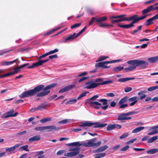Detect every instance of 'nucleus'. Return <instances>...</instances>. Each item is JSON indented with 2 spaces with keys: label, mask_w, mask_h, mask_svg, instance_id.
<instances>
[{
  "label": "nucleus",
  "mask_w": 158,
  "mask_h": 158,
  "mask_svg": "<svg viewBox=\"0 0 158 158\" xmlns=\"http://www.w3.org/2000/svg\"><path fill=\"white\" fill-rule=\"evenodd\" d=\"M14 112V109H12L9 111L3 114L1 117V118H7L9 117H15L16 116L18 113L17 112L13 114Z\"/></svg>",
  "instance_id": "nucleus-10"
},
{
  "label": "nucleus",
  "mask_w": 158,
  "mask_h": 158,
  "mask_svg": "<svg viewBox=\"0 0 158 158\" xmlns=\"http://www.w3.org/2000/svg\"><path fill=\"white\" fill-rule=\"evenodd\" d=\"M153 20L152 19V18L148 19L146 21V25L147 26H148L153 23V22H152Z\"/></svg>",
  "instance_id": "nucleus-35"
},
{
  "label": "nucleus",
  "mask_w": 158,
  "mask_h": 158,
  "mask_svg": "<svg viewBox=\"0 0 158 158\" xmlns=\"http://www.w3.org/2000/svg\"><path fill=\"white\" fill-rule=\"evenodd\" d=\"M86 28V27L85 26L77 35H76V33L75 32L73 35H69L68 37L64 38V40H63L62 42L66 43L68 41L73 40L81 35L85 31Z\"/></svg>",
  "instance_id": "nucleus-7"
},
{
  "label": "nucleus",
  "mask_w": 158,
  "mask_h": 158,
  "mask_svg": "<svg viewBox=\"0 0 158 158\" xmlns=\"http://www.w3.org/2000/svg\"><path fill=\"white\" fill-rule=\"evenodd\" d=\"M129 148V146L128 145H127L123 147V148L120 149V150L122 152L125 151L127 150H128Z\"/></svg>",
  "instance_id": "nucleus-50"
},
{
  "label": "nucleus",
  "mask_w": 158,
  "mask_h": 158,
  "mask_svg": "<svg viewBox=\"0 0 158 158\" xmlns=\"http://www.w3.org/2000/svg\"><path fill=\"white\" fill-rule=\"evenodd\" d=\"M149 43L148 42L147 44H142L140 47V48H146L148 46V44H149Z\"/></svg>",
  "instance_id": "nucleus-63"
},
{
  "label": "nucleus",
  "mask_w": 158,
  "mask_h": 158,
  "mask_svg": "<svg viewBox=\"0 0 158 158\" xmlns=\"http://www.w3.org/2000/svg\"><path fill=\"white\" fill-rule=\"evenodd\" d=\"M107 125V123H100L99 122L93 123L90 121H86L81 123V124L79 126L81 127H90L94 125V128H103L105 127Z\"/></svg>",
  "instance_id": "nucleus-6"
},
{
  "label": "nucleus",
  "mask_w": 158,
  "mask_h": 158,
  "mask_svg": "<svg viewBox=\"0 0 158 158\" xmlns=\"http://www.w3.org/2000/svg\"><path fill=\"white\" fill-rule=\"evenodd\" d=\"M49 60V59L44 60H40L38 62H36V63L38 65V66H39L42 65L44 63L48 61Z\"/></svg>",
  "instance_id": "nucleus-31"
},
{
  "label": "nucleus",
  "mask_w": 158,
  "mask_h": 158,
  "mask_svg": "<svg viewBox=\"0 0 158 158\" xmlns=\"http://www.w3.org/2000/svg\"><path fill=\"white\" fill-rule=\"evenodd\" d=\"M57 85L56 83H53L44 87L43 85L37 86L32 89L25 91L19 95L20 98L32 97L36 95L37 97H42L48 95L50 92L49 89Z\"/></svg>",
  "instance_id": "nucleus-1"
},
{
  "label": "nucleus",
  "mask_w": 158,
  "mask_h": 158,
  "mask_svg": "<svg viewBox=\"0 0 158 158\" xmlns=\"http://www.w3.org/2000/svg\"><path fill=\"white\" fill-rule=\"evenodd\" d=\"M99 97V95L98 94H96L94 96L88 99L87 100L88 101H89L88 103L91 105H93L94 104L97 106H101L102 105V104L98 102L97 101L94 102L93 101H91V100H95L96 98H98Z\"/></svg>",
  "instance_id": "nucleus-11"
},
{
  "label": "nucleus",
  "mask_w": 158,
  "mask_h": 158,
  "mask_svg": "<svg viewBox=\"0 0 158 158\" xmlns=\"http://www.w3.org/2000/svg\"><path fill=\"white\" fill-rule=\"evenodd\" d=\"M158 136H157L152 137L149 139L147 142L148 143H151L156 140Z\"/></svg>",
  "instance_id": "nucleus-32"
},
{
  "label": "nucleus",
  "mask_w": 158,
  "mask_h": 158,
  "mask_svg": "<svg viewBox=\"0 0 158 158\" xmlns=\"http://www.w3.org/2000/svg\"><path fill=\"white\" fill-rule=\"evenodd\" d=\"M102 152V151L101 147L98 148L97 149L95 150L94 151V153L100 152Z\"/></svg>",
  "instance_id": "nucleus-53"
},
{
  "label": "nucleus",
  "mask_w": 158,
  "mask_h": 158,
  "mask_svg": "<svg viewBox=\"0 0 158 158\" xmlns=\"http://www.w3.org/2000/svg\"><path fill=\"white\" fill-rule=\"evenodd\" d=\"M152 19L153 20H156V19H158V14H156L155 15H154V16L152 17Z\"/></svg>",
  "instance_id": "nucleus-64"
},
{
  "label": "nucleus",
  "mask_w": 158,
  "mask_h": 158,
  "mask_svg": "<svg viewBox=\"0 0 158 158\" xmlns=\"http://www.w3.org/2000/svg\"><path fill=\"white\" fill-rule=\"evenodd\" d=\"M128 97L127 96H125L122 98L118 102V104H123L126 102L128 100Z\"/></svg>",
  "instance_id": "nucleus-25"
},
{
  "label": "nucleus",
  "mask_w": 158,
  "mask_h": 158,
  "mask_svg": "<svg viewBox=\"0 0 158 158\" xmlns=\"http://www.w3.org/2000/svg\"><path fill=\"white\" fill-rule=\"evenodd\" d=\"M37 67H38V65L37 64V63L36 62L32 64L31 65L28 66L27 67V68L28 69H32Z\"/></svg>",
  "instance_id": "nucleus-46"
},
{
  "label": "nucleus",
  "mask_w": 158,
  "mask_h": 158,
  "mask_svg": "<svg viewBox=\"0 0 158 158\" xmlns=\"http://www.w3.org/2000/svg\"><path fill=\"white\" fill-rule=\"evenodd\" d=\"M77 99H72L68 101L66 103V105L68 104H73L76 103L77 101Z\"/></svg>",
  "instance_id": "nucleus-33"
},
{
  "label": "nucleus",
  "mask_w": 158,
  "mask_h": 158,
  "mask_svg": "<svg viewBox=\"0 0 158 158\" xmlns=\"http://www.w3.org/2000/svg\"><path fill=\"white\" fill-rule=\"evenodd\" d=\"M128 100L129 102H132L130 104V106H134L138 102L137 98L136 96L133 97L129 98Z\"/></svg>",
  "instance_id": "nucleus-17"
},
{
  "label": "nucleus",
  "mask_w": 158,
  "mask_h": 158,
  "mask_svg": "<svg viewBox=\"0 0 158 158\" xmlns=\"http://www.w3.org/2000/svg\"><path fill=\"white\" fill-rule=\"evenodd\" d=\"M100 23L98 24V25L99 27H112L113 26V25L111 24H108L106 23H101V22Z\"/></svg>",
  "instance_id": "nucleus-30"
},
{
  "label": "nucleus",
  "mask_w": 158,
  "mask_h": 158,
  "mask_svg": "<svg viewBox=\"0 0 158 158\" xmlns=\"http://www.w3.org/2000/svg\"><path fill=\"white\" fill-rule=\"evenodd\" d=\"M48 106V104L47 102H45L39 106L35 109L36 110H42L43 109H45L46 107Z\"/></svg>",
  "instance_id": "nucleus-19"
},
{
  "label": "nucleus",
  "mask_w": 158,
  "mask_h": 158,
  "mask_svg": "<svg viewBox=\"0 0 158 158\" xmlns=\"http://www.w3.org/2000/svg\"><path fill=\"white\" fill-rule=\"evenodd\" d=\"M136 140V138H134L128 141V142H127V143L128 144L132 143H133Z\"/></svg>",
  "instance_id": "nucleus-55"
},
{
  "label": "nucleus",
  "mask_w": 158,
  "mask_h": 158,
  "mask_svg": "<svg viewBox=\"0 0 158 158\" xmlns=\"http://www.w3.org/2000/svg\"><path fill=\"white\" fill-rule=\"evenodd\" d=\"M147 60L150 63H155L158 60V56L149 58Z\"/></svg>",
  "instance_id": "nucleus-21"
},
{
  "label": "nucleus",
  "mask_w": 158,
  "mask_h": 158,
  "mask_svg": "<svg viewBox=\"0 0 158 158\" xmlns=\"http://www.w3.org/2000/svg\"><path fill=\"white\" fill-rule=\"evenodd\" d=\"M98 101L102 102V105H105L101 107V108L103 110H106L108 107L107 105V100L105 99H101L98 100Z\"/></svg>",
  "instance_id": "nucleus-16"
},
{
  "label": "nucleus",
  "mask_w": 158,
  "mask_h": 158,
  "mask_svg": "<svg viewBox=\"0 0 158 158\" xmlns=\"http://www.w3.org/2000/svg\"><path fill=\"white\" fill-rule=\"evenodd\" d=\"M71 119H65L58 122V123L60 124H65L69 122Z\"/></svg>",
  "instance_id": "nucleus-42"
},
{
  "label": "nucleus",
  "mask_w": 158,
  "mask_h": 158,
  "mask_svg": "<svg viewBox=\"0 0 158 158\" xmlns=\"http://www.w3.org/2000/svg\"><path fill=\"white\" fill-rule=\"evenodd\" d=\"M128 116L131 115L133 114H135L137 113V112L136 111H131L128 113H127Z\"/></svg>",
  "instance_id": "nucleus-61"
},
{
  "label": "nucleus",
  "mask_w": 158,
  "mask_h": 158,
  "mask_svg": "<svg viewBox=\"0 0 158 158\" xmlns=\"http://www.w3.org/2000/svg\"><path fill=\"white\" fill-rule=\"evenodd\" d=\"M106 95L107 96L110 97H113L115 96L114 94L112 93H107L106 94Z\"/></svg>",
  "instance_id": "nucleus-52"
},
{
  "label": "nucleus",
  "mask_w": 158,
  "mask_h": 158,
  "mask_svg": "<svg viewBox=\"0 0 158 158\" xmlns=\"http://www.w3.org/2000/svg\"><path fill=\"white\" fill-rule=\"evenodd\" d=\"M156 10V9H154V8H153V6L151 5L150 6L148 7L146 9L143 10L142 12V14L143 15L139 17H138V15H137V18H140L142 17H143V18L139 20H142L145 18H146L147 16H149L148 15L146 14L147 13H149L150 11L152 10Z\"/></svg>",
  "instance_id": "nucleus-8"
},
{
  "label": "nucleus",
  "mask_w": 158,
  "mask_h": 158,
  "mask_svg": "<svg viewBox=\"0 0 158 158\" xmlns=\"http://www.w3.org/2000/svg\"><path fill=\"white\" fill-rule=\"evenodd\" d=\"M44 130H46L47 131H51L52 130H58L60 129V127H57L54 125L44 126Z\"/></svg>",
  "instance_id": "nucleus-15"
},
{
  "label": "nucleus",
  "mask_w": 158,
  "mask_h": 158,
  "mask_svg": "<svg viewBox=\"0 0 158 158\" xmlns=\"http://www.w3.org/2000/svg\"><path fill=\"white\" fill-rule=\"evenodd\" d=\"M75 86L76 85L75 84H72L67 86L60 89L59 90V92L60 93H62L67 92L70 90H71L72 89L74 88Z\"/></svg>",
  "instance_id": "nucleus-13"
},
{
  "label": "nucleus",
  "mask_w": 158,
  "mask_h": 158,
  "mask_svg": "<svg viewBox=\"0 0 158 158\" xmlns=\"http://www.w3.org/2000/svg\"><path fill=\"white\" fill-rule=\"evenodd\" d=\"M144 127H137L134 129L132 131V133H136L140 131L143 130L144 129Z\"/></svg>",
  "instance_id": "nucleus-27"
},
{
  "label": "nucleus",
  "mask_w": 158,
  "mask_h": 158,
  "mask_svg": "<svg viewBox=\"0 0 158 158\" xmlns=\"http://www.w3.org/2000/svg\"><path fill=\"white\" fill-rule=\"evenodd\" d=\"M104 63L103 62H100L96 64L95 67L96 69L98 68L102 67L103 68Z\"/></svg>",
  "instance_id": "nucleus-34"
},
{
  "label": "nucleus",
  "mask_w": 158,
  "mask_h": 158,
  "mask_svg": "<svg viewBox=\"0 0 158 158\" xmlns=\"http://www.w3.org/2000/svg\"><path fill=\"white\" fill-rule=\"evenodd\" d=\"M107 19L106 16L100 17L97 19L95 17H92L89 22V25H90L92 24L94 21L96 22L100 23L106 20Z\"/></svg>",
  "instance_id": "nucleus-9"
},
{
  "label": "nucleus",
  "mask_w": 158,
  "mask_h": 158,
  "mask_svg": "<svg viewBox=\"0 0 158 158\" xmlns=\"http://www.w3.org/2000/svg\"><path fill=\"white\" fill-rule=\"evenodd\" d=\"M20 69V68L19 66L15 68L13 71L8 73H6L7 77L18 73L21 71Z\"/></svg>",
  "instance_id": "nucleus-18"
},
{
  "label": "nucleus",
  "mask_w": 158,
  "mask_h": 158,
  "mask_svg": "<svg viewBox=\"0 0 158 158\" xmlns=\"http://www.w3.org/2000/svg\"><path fill=\"white\" fill-rule=\"evenodd\" d=\"M88 93V92H84L81 94L77 98V100H80L81 98L86 96L87 93Z\"/></svg>",
  "instance_id": "nucleus-41"
},
{
  "label": "nucleus",
  "mask_w": 158,
  "mask_h": 158,
  "mask_svg": "<svg viewBox=\"0 0 158 158\" xmlns=\"http://www.w3.org/2000/svg\"><path fill=\"white\" fill-rule=\"evenodd\" d=\"M29 64L28 63H26V64H23L20 65L19 66V67L20 68V69H22L23 68H24V67L27 66L28 65H29Z\"/></svg>",
  "instance_id": "nucleus-60"
},
{
  "label": "nucleus",
  "mask_w": 158,
  "mask_h": 158,
  "mask_svg": "<svg viewBox=\"0 0 158 158\" xmlns=\"http://www.w3.org/2000/svg\"><path fill=\"white\" fill-rule=\"evenodd\" d=\"M44 153V152L43 151L36 152L35 156H38L37 158H44V156L43 155Z\"/></svg>",
  "instance_id": "nucleus-23"
},
{
  "label": "nucleus",
  "mask_w": 158,
  "mask_h": 158,
  "mask_svg": "<svg viewBox=\"0 0 158 158\" xmlns=\"http://www.w3.org/2000/svg\"><path fill=\"white\" fill-rule=\"evenodd\" d=\"M78 147L77 146V147L74 148H70L69 149V151L73 152H74L75 153H77V155L79 153L80 149V148H78Z\"/></svg>",
  "instance_id": "nucleus-22"
},
{
  "label": "nucleus",
  "mask_w": 158,
  "mask_h": 158,
  "mask_svg": "<svg viewBox=\"0 0 158 158\" xmlns=\"http://www.w3.org/2000/svg\"><path fill=\"white\" fill-rule=\"evenodd\" d=\"M127 113L120 114L118 116V120L119 121L129 120L131 119V117H127Z\"/></svg>",
  "instance_id": "nucleus-12"
},
{
  "label": "nucleus",
  "mask_w": 158,
  "mask_h": 158,
  "mask_svg": "<svg viewBox=\"0 0 158 158\" xmlns=\"http://www.w3.org/2000/svg\"><path fill=\"white\" fill-rule=\"evenodd\" d=\"M59 50L57 48L53 50H52L50 52H48L49 55L51 54H52L58 51Z\"/></svg>",
  "instance_id": "nucleus-47"
},
{
  "label": "nucleus",
  "mask_w": 158,
  "mask_h": 158,
  "mask_svg": "<svg viewBox=\"0 0 158 158\" xmlns=\"http://www.w3.org/2000/svg\"><path fill=\"white\" fill-rule=\"evenodd\" d=\"M103 81V79L101 78H97L94 81H89L85 83V86L84 88L87 89H91L95 88L100 85H103L108 84L112 83L113 81L112 80H109Z\"/></svg>",
  "instance_id": "nucleus-4"
},
{
  "label": "nucleus",
  "mask_w": 158,
  "mask_h": 158,
  "mask_svg": "<svg viewBox=\"0 0 158 158\" xmlns=\"http://www.w3.org/2000/svg\"><path fill=\"white\" fill-rule=\"evenodd\" d=\"M40 137L41 136L40 135H36L29 138L28 140L29 141L31 142L35 141H37L40 139Z\"/></svg>",
  "instance_id": "nucleus-20"
},
{
  "label": "nucleus",
  "mask_w": 158,
  "mask_h": 158,
  "mask_svg": "<svg viewBox=\"0 0 158 158\" xmlns=\"http://www.w3.org/2000/svg\"><path fill=\"white\" fill-rule=\"evenodd\" d=\"M51 120V119L50 118H44L40 120V122L42 123H44L48 121H50Z\"/></svg>",
  "instance_id": "nucleus-37"
},
{
  "label": "nucleus",
  "mask_w": 158,
  "mask_h": 158,
  "mask_svg": "<svg viewBox=\"0 0 158 158\" xmlns=\"http://www.w3.org/2000/svg\"><path fill=\"white\" fill-rule=\"evenodd\" d=\"M115 128V127L114 126V124L112 125L110 124L107 126L106 129L107 131H111Z\"/></svg>",
  "instance_id": "nucleus-36"
},
{
  "label": "nucleus",
  "mask_w": 158,
  "mask_h": 158,
  "mask_svg": "<svg viewBox=\"0 0 158 158\" xmlns=\"http://www.w3.org/2000/svg\"><path fill=\"white\" fill-rule=\"evenodd\" d=\"M88 78V77H82L79 80L78 82L80 83V82H81V81L87 79Z\"/></svg>",
  "instance_id": "nucleus-57"
},
{
  "label": "nucleus",
  "mask_w": 158,
  "mask_h": 158,
  "mask_svg": "<svg viewBox=\"0 0 158 158\" xmlns=\"http://www.w3.org/2000/svg\"><path fill=\"white\" fill-rule=\"evenodd\" d=\"M81 25V23H77L72 25L71 27V29H73L80 26Z\"/></svg>",
  "instance_id": "nucleus-40"
},
{
  "label": "nucleus",
  "mask_w": 158,
  "mask_h": 158,
  "mask_svg": "<svg viewBox=\"0 0 158 158\" xmlns=\"http://www.w3.org/2000/svg\"><path fill=\"white\" fill-rule=\"evenodd\" d=\"M157 89H158V86H155L148 88L147 90L149 91H152Z\"/></svg>",
  "instance_id": "nucleus-39"
},
{
  "label": "nucleus",
  "mask_w": 158,
  "mask_h": 158,
  "mask_svg": "<svg viewBox=\"0 0 158 158\" xmlns=\"http://www.w3.org/2000/svg\"><path fill=\"white\" fill-rule=\"evenodd\" d=\"M24 102L23 100L22 99H19V100H16L15 101V103L18 104L19 103H23Z\"/></svg>",
  "instance_id": "nucleus-62"
},
{
  "label": "nucleus",
  "mask_w": 158,
  "mask_h": 158,
  "mask_svg": "<svg viewBox=\"0 0 158 158\" xmlns=\"http://www.w3.org/2000/svg\"><path fill=\"white\" fill-rule=\"evenodd\" d=\"M133 149L135 151L139 152L143 151L145 150L144 148H133Z\"/></svg>",
  "instance_id": "nucleus-51"
},
{
  "label": "nucleus",
  "mask_w": 158,
  "mask_h": 158,
  "mask_svg": "<svg viewBox=\"0 0 158 158\" xmlns=\"http://www.w3.org/2000/svg\"><path fill=\"white\" fill-rule=\"evenodd\" d=\"M96 139H97L95 138L89 140L87 143H80L79 142H76L69 143L68 145L69 146H77L78 147L83 145L86 147H98L101 145V141H99L96 143H94L93 142L95 141Z\"/></svg>",
  "instance_id": "nucleus-5"
},
{
  "label": "nucleus",
  "mask_w": 158,
  "mask_h": 158,
  "mask_svg": "<svg viewBox=\"0 0 158 158\" xmlns=\"http://www.w3.org/2000/svg\"><path fill=\"white\" fill-rule=\"evenodd\" d=\"M158 152V149L154 148L148 150L147 153L148 154H153L156 153Z\"/></svg>",
  "instance_id": "nucleus-26"
},
{
  "label": "nucleus",
  "mask_w": 158,
  "mask_h": 158,
  "mask_svg": "<svg viewBox=\"0 0 158 158\" xmlns=\"http://www.w3.org/2000/svg\"><path fill=\"white\" fill-rule=\"evenodd\" d=\"M135 79V77L123 78L118 79V81L119 82H124L128 80H134Z\"/></svg>",
  "instance_id": "nucleus-24"
},
{
  "label": "nucleus",
  "mask_w": 158,
  "mask_h": 158,
  "mask_svg": "<svg viewBox=\"0 0 158 158\" xmlns=\"http://www.w3.org/2000/svg\"><path fill=\"white\" fill-rule=\"evenodd\" d=\"M101 148L103 152V151L106 150V149H107L108 148V147L107 145H104V146H103L101 147Z\"/></svg>",
  "instance_id": "nucleus-56"
},
{
  "label": "nucleus",
  "mask_w": 158,
  "mask_h": 158,
  "mask_svg": "<svg viewBox=\"0 0 158 158\" xmlns=\"http://www.w3.org/2000/svg\"><path fill=\"white\" fill-rule=\"evenodd\" d=\"M49 54H48V52H47L45 53L44 54L40 56L39 57V58L38 59H41L42 58H43V57H45V56L48 55Z\"/></svg>",
  "instance_id": "nucleus-58"
},
{
  "label": "nucleus",
  "mask_w": 158,
  "mask_h": 158,
  "mask_svg": "<svg viewBox=\"0 0 158 158\" xmlns=\"http://www.w3.org/2000/svg\"><path fill=\"white\" fill-rule=\"evenodd\" d=\"M116 105V103L114 101L111 102L110 103V106L111 107H114Z\"/></svg>",
  "instance_id": "nucleus-59"
},
{
  "label": "nucleus",
  "mask_w": 158,
  "mask_h": 158,
  "mask_svg": "<svg viewBox=\"0 0 158 158\" xmlns=\"http://www.w3.org/2000/svg\"><path fill=\"white\" fill-rule=\"evenodd\" d=\"M21 144L20 143H18L15 145L14 146L6 148V152H9L10 153H12L15 150L16 148L19 147Z\"/></svg>",
  "instance_id": "nucleus-14"
},
{
  "label": "nucleus",
  "mask_w": 158,
  "mask_h": 158,
  "mask_svg": "<svg viewBox=\"0 0 158 158\" xmlns=\"http://www.w3.org/2000/svg\"><path fill=\"white\" fill-rule=\"evenodd\" d=\"M128 64L131 66L125 68L124 69L123 66L117 67L113 69L114 73H117L121 70H123L124 72L132 71L135 69L138 66H139L140 69H144L147 67L148 64L146 61L139 60H133L128 61L127 62Z\"/></svg>",
  "instance_id": "nucleus-2"
},
{
  "label": "nucleus",
  "mask_w": 158,
  "mask_h": 158,
  "mask_svg": "<svg viewBox=\"0 0 158 158\" xmlns=\"http://www.w3.org/2000/svg\"><path fill=\"white\" fill-rule=\"evenodd\" d=\"M129 135L128 133H124L119 137L120 139H122L127 137Z\"/></svg>",
  "instance_id": "nucleus-44"
},
{
  "label": "nucleus",
  "mask_w": 158,
  "mask_h": 158,
  "mask_svg": "<svg viewBox=\"0 0 158 158\" xmlns=\"http://www.w3.org/2000/svg\"><path fill=\"white\" fill-rule=\"evenodd\" d=\"M109 57L108 56H101L98 57V60L96 61V62H98L105 60Z\"/></svg>",
  "instance_id": "nucleus-38"
},
{
  "label": "nucleus",
  "mask_w": 158,
  "mask_h": 158,
  "mask_svg": "<svg viewBox=\"0 0 158 158\" xmlns=\"http://www.w3.org/2000/svg\"><path fill=\"white\" fill-rule=\"evenodd\" d=\"M121 17H119V18L116 19L111 20L112 22L113 23H118L119 22H123L124 21H132L130 24L121 25L120 24H118V27L123 28L127 29L134 26V24L137 23L138 21H139L143 18V17H140L137 18V15H132L129 18H127L125 17L126 16V15L124 14L120 15Z\"/></svg>",
  "instance_id": "nucleus-3"
},
{
  "label": "nucleus",
  "mask_w": 158,
  "mask_h": 158,
  "mask_svg": "<svg viewBox=\"0 0 158 158\" xmlns=\"http://www.w3.org/2000/svg\"><path fill=\"white\" fill-rule=\"evenodd\" d=\"M120 105L119 108L121 109L124 108L128 106V105L127 104H118Z\"/></svg>",
  "instance_id": "nucleus-48"
},
{
  "label": "nucleus",
  "mask_w": 158,
  "mask_h": 158,
  "mask_svg": "<svg viewBox=\"0 0 158 158\" xmlns=\"http://www.w3.org/2000/svg\"><path fill=\"white\" fill-rule=\"evenodd\" d=\"M77 155V153H75L73 152H72L65 153L64 154V156H67V157H73L74 156H75Z\"/></svg>",
  "instance_id": "nucleus-29"
},
{
  "label": "nucleus",
  "mask_w": 158,
  "mask_h": 158,
  "mask_svg": "<svg viewBox=\"0 0 158 158\" xmlns=\"http://www.w3.org/2000/svg\"><path fill=\"white\" fill-rule=\"evenodd\" d=\"M150 129L154 130L156 134L158 133V125L152 127L150 128Z\"/></svg>",
  "instance_id": "nucleus-43"
},
{
  "label": "nucleus",
  "mask_w": 158,
  "mask_h": 158,
  "mask_svg": "<svg viewBox=\"0 0 158 158\" xmlns=\"http://www.w3.org/2000/svg\"><path fill=\"white\" fill-rule=\"evenodd\" d=\"M28 145L23 146L20 147L19 148V150L22 151L24 150L27 152H29L30 151L28 149Z\"/></svg>",
  "instance_id": "nucleus-28"
},
{
  "label": "nucleus",
  "mask_w": 158,
  "mask_h": 158,
  "mask_svg": "<svg viewBox=\"0 0 158 158\" xmlns=\"http://www.w3.org/2000/svg\"><path fill=\"white\" fill-rule=\"evenodd\" d=\"M132 89V88L131 87H127L124 89V91L126 93H127L131 91Z\"/></svg>",
  "instance_id": "nucleus-49"
},
{
  "label": "nucleus",
  "mask_w": 158,
  "mask_h": 158,
  "mask_svg": "<svg viewBox=\"0 0 158 158\" xmlns=\"http://www.w3.org/2000/svg\"><path fill=\"white\" fill-rule=\"evenodd\" d=\"M58 57V56L56 54L52 55L49 56V58L50 59H52L53 58H56Z\"/></svg>",
  "instance_id": "nucleus-54"
},
{
  "label": "nucleus",
  "mask_w": 158,
  "mask_h": 158,
  "mask_svg": "<svg viewBox=\"0 0 158 158\" xmlns=\"http://www.w3.org/2000/svg\"><path fill=\"white\" fill-rule=\"evenodd\" d=\"M35 130L36 131H42L44 130V126L36 127L35 128Z\"/></svg>",
  "instance_id": "nucleus-45"
}]
</instances>
